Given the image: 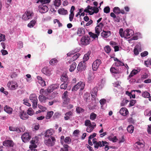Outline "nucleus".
I'll return each mask as SVG.
<instances>
[{
	"label": "nucleus",
	"instance_id": "nucleus-1",
	"mask_svg": "<svg viewBox=\"0 0 151 151\" xmlns=\"http://www.w3.org/2000/svg\"><path fill=\"white\" fill-rule=\"evenodd\" d=\"M33 15L34 13L32 11L27 10L23 15L22 19L24 20H27L32 19Z\"/></svg>",
	"mask_w": 151,
	"mask_h": 151
},
{
	"label": "nucleus",
	"instance_id": "nucleus-2",
	"mask_svg": "<svg viewBox=\"0 0 151 151\" xmlns=\"http://www.w3.org/2000/svg\"><path fill=\"white\" fill-rule=\"evenodd\" d=\"M29 99L33 103V107L34 108L36 107L37 106L38 100L36 95L35 94L30 95Z\"/></svg>",
	"mask_w": 151,
	"mask_h": 151
},
{
	"label": "nucleus",
	"instance_id": "nucleus-3",
	"mask_svg": "<svg viewBox=\"0 0 151 151\" xmlns=\"http://www.w3.org/2000/svg\"><path fill=\"white\" fill-rule=\"evenodd\" d=\"M81 41L82 45H86L89 44L90 39L88 36H84L81 38Z\"/></svg>",
	"mask_w": 151,
	"mask_h": 151
},
{
	"label": "nucleus",
	"instance_id": "nucleus-4",
	"mask_svg": "<svg viewBox=\"0 0 151 151\" xmlns=\"http://www.w3.org/2000/svg\"><path fill=\"white\" fill-rule=\"evenodd\" d=\"M55 141V137H53L50 136L48 139L45 140V143L48 146H51L53 145V143Z\"/></svg>",
	"mask_w": 151,
	"mask_h": 151
},
{
	"label": "nucleus",
	"instance_id": "nucleus-5",
	"mask_svg": "<svg viewBox=\"0 0 151 151\" xmlns=\"http://www.w3.org/2000/svg\"><path fill=\"white\" fill-rule=\"evenodd\" d=\"M133 31L131 29H127L124 31V37L126 38H130L133 34Z\"/></svg>",
	"mask_w": 151,
	"mask_h": 151
},
{
	"label": "nucleus",
	"instance_id": "nucleus-6",
	"mask_svg": "<svg viewBox=\"0 0 151 151\" xmlns=\"http://www.w3.org/2000/svg\"><path fill=\"white\" fill-rule=\"evenodd\" d=\"M101 62L99 59H97L93 63L92 65V68L93 70H96L101 64Z\"/></svg>",
	"mask_w": 151,
	"mask_h": 151
},
{
	"label": "nucleus",
	"instance_id": "nucleus-7",
	"mask_svg": "<svg viewBox=\"0 0 151 151\" xmlns=\"http://www.w3.org/2000/svg\"><path fill=\"white\" fill-rule=\"evenodd\" d=\"M7 86L9 88L12 90H15L18 87L17 83L13 81L9 82Z\"/></svg>",
	"mask_w": 151,
	"mask_h": 151
},
{
	"label": "nucleus",
	"instance_id": "nucleus-8",
	"mask_svg": "<svg viewBox=\"0 0 151 151\" xmlns=\"http://www.w3.org/2000/svg\"><path fill=\"white\" fill-rule=\"evenodd\" d=\"M86 64L85 61H82L79 63L77 67V70L78 71H81L85 70L86 67Z\"/></svg>",
	"mask_w": 151,
	"mask_h": 151
},
{
	"label": "nucleus",
	"instance_id": "nucleus-9",
	"mask_svg": "<svg viewBox=\"0 0 151 151\" xmlns=\"http://www.w3.org/2000/svg\"><path fill=\"white\" fill-rule=\"evenodd\" d=\"M107 143L106 141H99L96 142L95 143L93 144L94 147L96 150L98 149L99 147H103L104 145V144Z\"/></svg>",
	"mask_w": 151,
	"mask_h": 151
},
{
	"label": "nucleus",
	"instance_id": "nucleus-10",
	"mask_svg": "<svg viewBox=\"0 0 151 151\" xmlns=\"http://www.w3.org/2000/svg\"><path fill=\"white\" fill-rule=\"evenodd\" d=\"M39 10L40 12L44 13L48 11V8L46 5L42 4L39 6Z\"/></svg>",
	"mask_w": 151,
	"mask_h": 151
},
{
	"label": "nucleus",
	"instance_id": "nucleus-11",
	"mask_svg": "<svg viewBox=\"0 0 151 151\" xmlns=\"http://www.w3.org/2000/svg\"><path fill=\"white\" fill-rule=\"evenodd\" d=\"M31 138V136L28 133H24L22 135L21 137L22 141L24 142H26L29 141L30 139Z\"/></svg>",
	"mask_w": 151,
	"mask_h": 151
},
{
	"label": "nucleus",
	"instance_id": "nucleus-12",
	"mask_svg": "<svg viewBox=\"0 0 151 151\" xmlns=\"http://www.w3.org/2000/svg\"><path fill=\"white\" fill-rule=\"evenodd\" d=\"M19 115L21 119L26 120L29 118V116L24 111H22L19 113Z\"/></svg>",
	"mask_w": 151,
	"mask_h": 151
},
{
	"label": "nucleus",
	"instance_id": "nucleus-13",
	"mask_svg": "<svg viewBox=\"0 0 151 151\" xmlns=\"http://www.w3.org/2000/svg\"><path fill=\"white\" fill-rule=\"evenodd\" d=\"M68 92L67 91H65L62 96V99L64 101L63 103L65 104H68L70 100V99L68 97Z\"/></svg>",
	"mask_w": 151,
	"mask_h": 151
},
{
	"label": "nucleus",
	"instance_id": "nucleus-14",
	"mask_svg": "<svg viewBox=\"0 0 151 151\" xmlns=\"http://www.w3.org/2000/svg\"><path fill=\"white\" fill-rule=\"evenodd\" d=\"M3 145L5 147H13L14 146V142L11 140H6L3 142Z\"/></svg>",
	"mask_w": 151,
	"mask_h": 151
},
{
	"label": "nucleus",
	"instance_id": "nucleus-15",
	"mask_svg": "<svg viewBox=\"0 0 151 151\" xmlns=\"http://www.w3.org/2000/svg\"><path fill=\"white\" fill-rule=\"evenodd\" d=\"M104 25L102 23H100L95 28V32L98 35H99Z\"/></svg>",
	"mask_w": 151,
	"mask_h": 151
},
{
	"label": "nucleus",
	"instance_id": "nucleus-16",
	"mask_svg": "<svg viewBox=\"0 0 151 151\" xmlns=\"http://www.w3.org/2000/svg\"><path fill=\"white\" fill-rule=\"evenodd\" d=\"M85 34V29L83 27L79 28L78 29L77 34L79 36H81Z\"/></svg>",
	"mask_w": 151,
	"mask_h": 151
},
{
	"label": "nucleus",
	"instance_id": "nucleus-17",
	"mask_svg": "<svg viewBox=\"0 0 151 151\" xmlns=\"http://www.w3.org/2000/svg\"><path fill=\"white\" fill-rule=\"evenodd\" d=\"M120 113L123 116H126L129 113L127 109L125 107L121 108L119 111Z\"/></svg>",
	"mask_w": 151,
	"mask_h": 151
},
{
	"label": "nucleus",
	"instance_id": "nucleus-18",
	"mask_svg": "<svg viewBox=\"0 0 151 151\" xmlns=\"http://www.w3.org/2000/svg\"><path fill=\"white\" fill-rule=\"evenodd\" d=\"M42 71L43 73L48 76H50L51 74L50 70L47 67L43 68L42 70Z\"/></svg>",
	"mask_w": 151,
	"mask_h": 151
},
{
	"label": "nucleus",
	"instance_id": "nucleus-19",
	"mask_svg": "<svg viewBox=\"0 0 151 151\" xmlns=\"http://www.w3.org/2000/svg\"><path fill=\"white\" fill-rule=\"evenodd\" d=\"M98 88L97 87H94L92 89L91 94L93 98H95L97 96Z\"/></svg>",
	"mask_w": 151,
	"mask_h": 151
},
{
	"label": "nucleus",
	"instance_id": "nucleus-20",
	"mask_svg": "<svg viewBox=\"0 0 151 151\" xmlns=\"http://www.w3.org/2000/svg\"><path fill=\"white\" fill-rule=\"evenodd\" d=\"M53 90H52L49 88H48L47 91L43 89H41L40 91V93L41 95H44L45 96L48 95V92H51Z\"/></svg>",
	"mask_w": 151,
	"mask_h": 151
},
{
	"label": "nucleus",
	"instance_id": "nucleus-21",
	"mask_svg": "<svg viewBox=\"0 0 151 151\" xmlns=\"http://www.w3.org/2000/svg\"><path fill=\"white\" fill-rule=\"evenodd\" d=\"M95 77V76L94 73H89L88 77V82L91 83L93 82Z\"/></svg>",
	"mask_w": 151,
	"mask_h": 151
},
{
	"label": "nucleus",
	"instance_id": "nucleus-22",
	"mask_svg": "<svg viewBox=\"0 0 151 151\" xmlns=\"http://www.w3.org/2000/svg\"><path fill=\"white\" fill-rule=\"evenodd\" d=\"M37 78L38 80V83L42 86H46L45 81L41 76H37Z\"/></svg>",
	"mask_w": 151,
	"mask_h": 151
},
{
	"label": "nucleus",
	"instance_id": "nucleus-23",
	"mask_svg": "<svg viewBox=\"0 0 151 151\" xmlns=\"http://www.w3.org/2000/svg\"><path fill=\"white\" fill-rule=\"evenodd\" d=\"M111 35V32L109 31H103L101 33V35L102 36L105 38H107Z\"/></svg>",
	"mask_w": 151,
	"mask_h": 151
},
{
	"label": "nucleus",
	"instance_id": "nucleus-24",
	"mask_svg": "<svg viewBox=\"0 0 151 151\" xmlns=\"http://www.w3.org/2000/svg\"><path fill=\"white\" fill-rule=\"evenodd\" d=\"M58 13L61 15H65L68 14V12L64 8L59 9L58 11Z\"/></svg>",
	"mask_w": 151,
	"mask_h": 151
},
{
	"label": "nucleus",
	"instance_id": "nucleus-25",
	"mask_svg": "<svg viewBox=\"0 0 151 151\" xmlns=\"http://www.w3.org/2000/svg\"><path fill=\"white\" fill-rule=\"evenodd\" d=\"M91 51L90 50L86 54L83 58V61H85V62L87 61L89 59V56L91 54Z\"/></svg>",
	"mask_w": 151,
	"mask_h": 151
},
{
	"label": "nucleus",
	"instance_id": "nucleus-26",
	"mask_svg": "<svg viewBox=\"0 0 151 151\" xmlns=\"http://www.w3.org/2000/svg\"><path fill=\"white\" fill-rule=\"evenodd\" d=\"M4 110L6 112L9 114H11L12 112V108L7 106H6L4 107Z\"/></svg>",
	"mask_w": 151,
	"mask_h": 151
},
{
	"label": "nucleus",
	"instance_id": "nucleus-27",
	"mask_svg": "<svg viewBox=\"0 0 151 151\" xmlns=\"http://www.w3.org/2000/svg\"><path fill=\"white\" fill-rule=\"evenodd\" d=\"M61 80L64 83L66 82L68 80V76L66 74H63L61 77Z\"/></svg>",
	"mask_w": 151,
	"mask_h": 151
},
{
	"label": "nucleus",
	"instance_id": "nucleus-28",
	"mask_svg": "<svg viewBox=\"0 0 151 151\" xmlns=\"http://www.w3.org/2000/svg\"><path fill=\"white\" fill-rule=\"evenodd\" d=\"M140 71V69H137V70H133L131 73H130V75H129V77L131 78L134 75L136 74L137 73L139 72Z\"/></svg>",
	"mask_w": 151,
	"mask_h": 151
},
{
	"label": "nucleus",
	"instance_id": "nucleus-29",
	"mask_svg": "<svg viewBox=\"0 0 151 151\" xmlns=\"http://www.w3.org/2000/svg\"><path fill=\"white\" fill-rule=\"evenodd\" d=\"M110 71L111 73L114 74H119L121 73L120 70L113 67L111 68Z\"/></svg>",
	"mask_w": 151,
	"mask_h": 151
},
{
	"label": "nucleus",
	"instance_id": "nucleus-30",
	"mask_svg": "<svg viewBox=\"0 0 151 151\" xmlns=\"http://www.w3.org/2000/svg\"><path fill=\"white\" fill-rule=\"evenodd\" d=\"M36 21L34 20H32L28 24L27 26L29 28L33 27L35 24Z\"/></svg>",
	"mask_w": 151,
	"mask_h": 151
},
{
	"label": "nucleus",
	"instance_id": "nucleus-31",
	"mask_svg": "<svg viewBox=\"0 0 151 151\" xmlns=\"http://www.w3.org/2000/svg\"><path fill=\"white\" fill-rule=\"evenodd\" d=\"M127 130L130 133H132L133 132L134 127L132 125H129L128 126Z\"/></svg>",
	"mask_w": 151,
	"mask_h": 151
},
{
	"label": "nucleus",
	"instance_id": "nucleus-32",
	"mask_svg": "<svg viewBox=\"0 0 151 151\" xmlns=\"http://www.w3.org/2000/svg\"><path fill=\"white\" fill-rule=\"evenodd\" d=\"M76 66V64L75 62H73L70 65L69 69L70 72H73L75 69Z\"/></svg>",
	"mask_w": 151,
	"mask_h": 151
},
{
	"label": "nucleus",
	"instance_id": "nucleus-33",
	"mask_svg": "<svg viewBox=\"0 0 151 151\" xmlns=\"http://www.w3.org/2000/svg\"><path fill=\"white\" fill-rule=\"evenodd\" d=\"M39 99L41 102H45L47 99V98L44 95L40 94L39 96Z\"/></svg>",
	"mask_w": 151,
	"mask_h": 151
},
{
	"label": "nucleus",
	"instance_id": "nucleus-34",
	"mask_svg": "<svg viewBox=\"0 0 151 151\" xmlns=\"http://www.w3.org/2000/svg\"><path fill=\"white\" fill-rule=\"evenodd\" d=\"M113 12L116 14H118L120 13V9L119 7H115L114 8Z\"/></svg>",
	"mask_w": 151,
	"mask_h": 151
},
{
	"label": "nucleus",
	"instance_id": "nucleus-35",
	"mask_svg": "<svg viewBox=\"0 0 151 151\" xmlns=\"http://www.w3.org/2000/svg\"><path fill=\"white\" fill-rule=\"evenodd\" d=\"M114 65L117 67H118L120 66H124V64L120 60H118V61L114 63Z\"/></svg>",
	"mask_w": 151,
	"mask_h": 151
},
{
	"label": "nucleus",
	"instance_id": "nucleus-36",
	"mask_svg": "<svg viewBox=\"0 0 151 151\" xmlns=\"http://www.w3.org/2000/svg\"><path fill=\"white\" fill-rule=\"evenodd\" d=\"M58 63V60L55 58L52 59L50 61V64L51 65H53Z\"/></svg>",
	"mask_w": 151,
	"mask_h": 151
},
{
	"label": "nucleus",
	"instance_id": "nucleus-37",
	"mask_svg": "<svg viewBox=\"0 0 151 151\" xmlns=\"http://www.w3.org/2000/svg\"><path fill=\"white\" fill-rule=\"evenodd\" d=\"M142 96L145 98H148L150 96V93L148 92L145 91L143 92L142 94Z\"/></svg>",
	"mask_w": 151,
	"mask_h": 151
},
{
	"label": "nucleus",
	"instance_id": "nucleus-38",
	"mask_svg": "<svg viewBox=\"0 0 151 151\" xmlns=\"http://www.w3.org/2000/svg\"><path fill=\"white\" fill-rule=\"evenodd\" d=\"M34 113V112L33 109L31 108H29L27 111V114L32 116Z\"/></svg>",
	"mask_w": 151,
	"mask_h": 151
},
{
	"label": "nucleus",
	"instance_id": "nucleus-39",
	"mask_svg": "<svg viewBox=\"0 0 151 151\" xmlns=\"http://www.w3.org/2000/svg\"><path fill=\"white\" fill-rule=\"evenodd\" d=\"M88 34L90 37L94 39H95L96 38H98V36L99 35H98V34H95L91 32H89Z\"/></svg>",
	"mask_w": 151,
	"mask_h": 151
},
{
	"label": "nucleus",
	"instance_id": "nucleus-40",
	"mask_svg": "<svg viewBox=\"0 0 151 151\" xmlns=\"http://www.w3.org/2000/svg\"><path fill=\"white\" fill-rule=\"evenodd\" d=\"M53 114V112L52 111H51L48 112L47 115L46 116V118L47 119H50L52 116Z\"/></svg>",
	"mask_w": 151,
	"mask_h": 151
},
{
	"label": "nucleus",
	"instance_id": "nucleus-41",
	"mask_svg": "<svg viewBox=\"0 0 151 151\" xmlns=\"http://www.w3.org/2000/svg\"><path fill=\"white\" fill-rule=\"evenodd\" d=\"M81 55L79 53H77L74 55L71 58V60L74 61L77 60Z\"/></svg>",
	"mask_w": 151,
	"mask_h": 151
},
{
	"label": "nucleus",
	"instance_id": "nucleus-42",
	"mask_svg": "<svg viewBox=\"0 0 151 151\" xmlns=\"http://www.w3.org/2000/svg\"><path fill=\"white\" fill-rule=\"evenodd\" d=\"M40 128V125L38 123H36L33 125V130L36 131L37 130Z\"/></svg>",
	"mask_w": 151,
	"mask_h": 151
},
{
	"label": "nucleus",
	"instance_id": "nucleus-43",
	"mask_svg": "<svg viewBox=\"0 0 151 151\" xmlns=\"http://www.w3.org/2000/svg\"><path fill=\"white\" fill-rule=\"evenodd\" d=\"M108 139L109 140L111 141L114 142H116L117 140L116 137V136H114L112 137L111 136H109L108 137Z\"/></svg>",
	"mask_w": 151,
	"mask_h": 151
},
{
	"label": "nucleus",
	"instance_id": "nucleus-44",
	"mask_svg": "<svg viewBox=\"0 0 151 151\" xmlns=\"http://www.w3.org/2000/svg\"><path fill=\"white\" fill-rule=\"evenodd\" d=\"M71 139L69 137H66L64 140L65 143L67 144H69L71 142Z\"/></svg>",
	"mask_w": 151,
	"mask_h": 151
},
{
	"label": "nucleus",
	"instance_id": "nucleus-45",
	"mask_svg": "<svg viewBox=\"0 0 151 151\" xmlns=\"http://www.w3.org/2000/svg\"><path fill=\"white\" fill-rule=\"evenodd\" d=\"M9 130L11 131H16L18 132V130H19V132H20V130L19 129V128L17 127H9Z\"/></svg>",
	"mask_w": 151,
	"mask_h": 151
},
{
	"label": "nucleus",
	"instance_id": "nucleus-46",
	"mask_svg": "<svg viewBox=\"0 0 151 151\" xmlns=\"http://www.w3.org/2000/svg\"><path fill=\"white\" fill-rule=\"evenodd\" d=\"M97 115L94 113H92L90 115V119L92 120L95 119Z\"/></svg>",
	"mask_w": 151,
	"mask_h": 151
},
{
	"label": "nucleus",
	"instance_id": "nucleus-47",
	"mask_svg": "<svg viewBox=\"0 0 151 151\" xmlns=\"http://www.w3.org/2000/svg\"><path fill=\"white\" fill-rule=\"evenodd\" d=\"M93 129L94 127H92L91 125L88 126L86 129V131L88 133H90L93 131Z\"/></svg>",
	"mask_w": 151,
	"mask_h": 151
},
{
	"label": "nucleus",
	"instance_id": "nucleus-48",
	"mask_svg": "<svg viewBox=\"0 0 151 151\" xmlns=\"http://www.w3.org/2000/svg\"><path fill=\"white\" fill-rule=\"evenodd\" d=\"M52 135V133L50 130H47L45 133V137H50L51 135Z\"/></svg>",
	"mask_w": 151,
	"mask_h": 151
},
{
	"label": "nucleus",
	"instance_id": "nucleus-49",
	"mask_svg": "<svg viewBox=\"0 0 151 151\" xmlns=\"http://www.w3.org/2000/svg\"><path fill=\"white\" fill-rule=\"evenodd\" d=\"M104 49L105 52L107 53H109L111 51V49L110 46L109 45L105 46L104 48Z\"/></svg>",
	"mask_w": 151,
	"mask_h": 151
},
{
	"label": "nucleus",
	"instance_id": "nucleus-50",
	"mask_svg": "<svg viewBox=\"0 0 151 151\" xmlns=\"http://www.w3.org/2000/svg\"><path fill=\"white\" fill-rule=\"evenodd\" d=\"M54 4L55 6H59L61 4L60 0H55L54 2Z\"/></svg>",
	"mask_w": 151,
	"mask_h": 151
},
{
	"label": "nucleus",
	"instance_id": "nucleus-51",
	"mask_svg": "<svg viewBox=\"0 0 151 151\" xmlns=\"http://www.w3.org/2000/svg\"><path fill=\"white\" fill-rule=\"evenodd\" d=\"M80 86L79 85L77 84L74 86L72 89V91H76L79 88Z\"/></svg>",
	"mask_w": 151,
	"mask_h": 151
},
{
	"label": "nucleus",
	"instance_id": "nucleus-52",
	"mask_svg": "<svg viewBox=\"0 0 151 151\" xmlns=\"http://www.w3.org/2000/svg\"><path fill=\"white\" fill-rule=\"evenodd\" d=\"M129 102V101L128 100H125L124 99L122 101L121 103V106H124L125 105H126Z\"/></svg>",
	"mask_w": 151,
	"mask_h": 151
},
{
	"label": "nucleus",
	"instance_id": "nucleus-53",
	"mask_svg": "<svg viewBox=\"0 0 151 151\" xmlns=\"http://www.w3.org/2000/svg\"><path fill=\"white\" fill-rule=\"evenodd\" d=\"M5 40V35L1 34H0V42L1 41H4Z\"/></svg>",
	"mask_w": 151,
	"mask_h": 151
},
{
	"label": "nucleus",
	"instance_id": "nucleus-54",
	"mask_svg": "<svg viewBox=\"0 0 151 151\" xmlns=\"http://www.w3.org/2000/svg\"><path fill=\"white\" fill-rule=\"evenodd\" d=\"M76 111L78 113H80L81 112H83L84 111V110L81 108L78 107L76 109Z\"/></svg>",
	"mask_w": 151,
	"mask_h": 151
},
{
	"label": "nucleus",
	"instance_id": "nucleus-55",
	"mask_svg": "<svg viewBox=\"0 0 151 151\" xmlns=\"http://www.w3.org/2000/svg\"><path fill=\"white\" fill-rule=\"evenodd\" d=\"M104 12L106 13H108L110 12V8L109 6L105 7L104 9Z\"/></svg>",
	"mask_w": 151,
	"mask_h": 151
},
{
	"label": "nucleus",
	"instance_id": "nucleus-56",
	"mask_svg": "<svg viewBox=\"0 0 151 151\" xmlns=\"http://www.w3.org/2000/svg\"><path fill=\"white\" fill-rule=\"evenodd\" d=\"M68 84L67 83H63L60 86V88L61 89H65L67 87Z\"/></svg>",
	"mask_w": 151,
	"mask_h": 151
},
{
	"label": "nucleus",
	"instance_id": "nucleus-57",
	"mask_svg": "<svg viewBox=\"0 0 151 151\" xmlns=\"http://www.w3.org/2000/svg\"><path fill=\"white\" fill-rule=\"evenodd\" d=\"M74 12H70V14L69 15V19L70 21L71 22L73 21L74 16Z\"/></svg>",
	"mask_w": 151,
	"mask_h": 151
},
{
	"label": "nucleus",
	"instance_id": "nucleus-58",
	"mask_svg": "<svg viewBox=\"0 0 151 151\" xmlns=\"http://www.w3.org/2000/svg\"><path fill=\"white\" fill-rule=\"evenodd\" d=\"M119 33L120 36L122 37H124V32L122 28H121L119 30Z\"/></svg>",
	"mask_w": 151,
	"mask_h": 151
},
{
	"label": "nucleus",
	"instance_id": "nucleus-59",
	"mask_svg": "<svg viewBox=\"0 0 151 151\" xmlns=\"http://www.w3.org/2000/svg\"><path fill=\"white\" fill-rule=\"evenodd\" d=\"M23 104L29 106H31V104L28 102V100L27 99H24L23 100Z\"/></svg>",
	"mask_w": 151,
	"mask_h": 151
},
{
	"label": "nucleus",
	"instance_id": "nucleus-60",
	"mask_svg": "<svg viewBox=\"0 0 151 151\" xmlns=\"http://www.w3.org/2000/svg\"><path fill=\"white\" fill-rule=\"evenodd\" d=\"M50 0H39V1L44 5L45 4L48 3L50 2Z\"/></svg>",
	"mask_w": 151,
	"mask_h": 151
},
{
	"label": "nucleus",
	"instance_id": "nucleus-61",
	"mask_svg": "<svg viewBox=\"0 0 151 151\" xmlns=\"http://www.w3.org/2000/svg\"><path fill=\"white\" fill-rule=\"evenodd\" d=\"M89 97V94L87 93H86L84 94L83 96L84 99V100L87 101L88 99V98Z\"/></svg>",
	"mask_w": 151,
	"mask_h": 151
},
{
	"label": "nucleus",
	"instance_id": "nucleus-62",
	"mask_svg": "<svg viewBox=\"0 0 151 151\" xmlns=\"http://www.w3.org/2000/svg\"><path fill=\"white\" fill-rule=\"evenodd\" d=\"M85 125L86 126H91V122L90 120H87L85 121Z\"/></svg>",
	"mask_w": 151,
	"mask_h": 151
},
{
	"label": "nucleus",
	"instance_id": "nucleus-63",
	"mask_svg": "<svg viewBox=\"0 0 151 151\" xmlns=\"http://www.w3.org/2000/svg\"><path fill=\"white\" fill-rule=\"evenodd\" d=\"M148 54V52L147 51H145L141 53V57H145Z\"/></svg>",
	"mask_w": 151,
	"mask_h": 151
},
{
	"label": "nucleus",
	"instance_id": "nucleus-64",
	"mask_svg": "<svg viewBox=\"0 0 151 151\" xmlns=\"http://www.w3.org/2000/svg\"><path fill=\"white\" fill-rule=\"evenodd\" d=\"M147 132L149 134H151V125L148 126Z\"/></svg>",
	"mask_w": 151,
	"mask_h": 151
}]
</instances>
